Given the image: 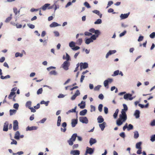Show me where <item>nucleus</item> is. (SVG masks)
<instances>
[{"label": "nucleus", "mask_w": 155, "mask_h": 155, "mask_svg": "<svg viewBox=\"0 0 155 155\" xmlns=\"http://www.w3.org/2000/svg\"><path fill=\"white\" fill-rule=\"evenodd\" d=\"M77 137V134H74L72 135L71 138L70 139L71 140H72L74 142L75 141L76 137Z\"/></svg>", "instance_id": "nucleus-24"}, {"label": "nucleus", "mask_w": 155, "mask_h": 155, "mask_svg": "<svg viewBox=\"0 0 155 155\" xmlns=\"http://www.w3.org/2000/svg\"><path fill=\"white\" fill-rule=\"evenodd\" d=\"M150 140L152 142H153L155 140V134L152 135L151 137Z\"/></svg>", "instance_id": "nucleus-56"}, {"label": "nucleus", "mask_w": 155, "mask_h": 155, "mask_svg": "<svg viewBox=\"0 0 155 155\" xmlns=\"http://www.w3.org/2000/svg\"><path fill=\"white\" fill-rule=\"evenodd\" d=\"M63 58L64 59H66L67 60L66 61H68L70 60V57L68 54L67 53H66V58H65L64 56H63Z\"/></svg>", "instance_id": "nucleus-31"}, {"label": "nucleus", "mask_w": 155, "mask_h": 155, "mask_svg": "<svg viewBox=\"0 0 155 155\" xmlns=\"http://www.w3.org/2000/svg\"><path fill=\"white\" fill-rule=\"evenodd\" d=\"M91 112H92L94 111H95V106H94L93 105H91Z\"/></svg>", "instance_id": "nucleus-48"}, {"label": "nucleus", "mask_w": 155, "mask_h": 155, "mask_svg": "<svg viewBox=\"0 0 155 155\" xmlns=\"http://www.w3.org/2000/svg\"><path fill=\"white\" fill-rule=\"evenodd\" d=\"M69 45L70 47H72L75 46V44L74 42L71 41L69 43Z\"/></svg>", "instance_id": "nucleus-46"}, {"label": "nucleus", "mask_w": 155, "mask_h": 155, "mask_svg": "<svg viewBox=\"0 0 155 155\" xmlns=\"http://www.w3.org/2000/svg\"><path fill=\"white\" fill-rule=\"evenodd\" d=\"M127 116L125 112L121 111V114L119 115V118L117 120V124L118 126L121 125L127 119Z\"/></svg>", "instance_id": "nucleus-1"}, {"label": "nucleus", "mask_w": 155, "mask_h": 155, "mask_svg": "<svg viewBox=\"0 0 155 155\" xmlns=\"http://www.w3.org/2000/svg\"><path fill=\"white\" fill-rule=\"evenodd\" d=\"M31 101H28L26 103V106L29 108L30 107H31Z\"/></svg>", "instance_id": "nucleus-35"}, {"label": "nucleus", "mask_w": 155, "mask_h": 155, "mask_svg": "<svg viewBox=\"0 0 155 155\" xmlns=\"http://www.w3.org/2000/svg\"><path fill=\"white\" fill-rule=\"evenodd\" d=\"M60 25L58 24L57 22H52L51 24L50 25V26L51 28L55 27L58 26H59Z\"/></svg>", "instance_id": "nucleus-18"}, {"label": "nucleus", "mask_w": 155, "mask_h": 155, "mask_svg": "<svg viewBox=\"0 0 155 155\" xmlns=\"http://www.w3.org/2000/svg\"><path fill=\"white\" fill-rule=\"evenodd\" d=\"M16 110L14 109L13 110H9L10 112V115L11 116L13 115L14 114H15L16 113Z\"/></svg>", "instance_id": "nucleus-34"}, {"label": "nucleus", "mask_w": 155, "mask_h": 155, "mask_svg": "<svg viewBox=\"0 0 155 155\" xmlns=\"http://www.w3.org/2000/svg\"><path fill=\"white\" fill-rule=\"evenodd\" d=\"M12 14L10 15V16L8 17L5 20V22L6 23L9 22L12 19Z\"/></svg>", "instance_id": "nucleus-29"}, {"label": "nucleus", "mask_w": 155, "mask_h": 155, "mask_svg": "<svg viewBox=\"0 0 155 155\" xmlns=\"http://www.w3.org/2000/svg\"><path fill=\"white\" fill-rule=\"evenodd\" d=\"M27 25L31 29L34 28L35 27V25L32 24H28Z\"/></svg>", "instance_id": "nucleus-55"}, {"label": "nucleus", "mask_w": 155, "mask_h": 155, "mask_svg": "<svg viewBox=\"0 0 155 155\" xmlns=\"http://www.w3.org/2000/svg\"><path fill=\"white\" fill-rule=\"evenodd\" d=\"M93 42V40L91 38H89L86 39L85 40V43L87 44H88L91 42Z\"/></svg>", "instance_id": "nucleus-30"}, {"label": "nucleus", "mask_w": 155, "mask_h": 155, "mask_svg": "<svg viewBox=\"0 0 155 155\" xmlns=\"http://www.w3.org/2000/svg\"><path fill=\"white\" fill-rule=\"evenodd\" d=\"M120 136L122 138H124L125 137V133L124 132H122L120 134Z\"/></svg>", "instance_id": "nucleus-61"}, {"label": "nucleus", "mask_w": 155, "mask_h": 155, "mask_svg": "<svg viewBox=\"0 0 155 155\" xmlns=\"http://www.w3.org/2000/svg\"><path fill=\"white\" fill-rule=\"evenodd\" d=\"M143 39V36H140L138 39V41H142Z\"/></svg>", "instance_id": "nucleus-59"}, {"label": "nucleus", "mask_w": 155, "mask_h": 155, "mask_svg": "<svg viewBox=\"0 0 155 155\" xmlns=\"http://www.w3.org/2000/svg\"><path fill=\"white\" fill-rule=\"evenodd\" d=\"M82 42V38H79L76 41V44L78 45H81Z\"/></svg>", "instance_id": "nucleus-33"}, {"label": "nucleus", "mask_w": 155, "mask_h": 155, "mask_svg": "<svg viewBox=\"0 0 155 155\" xmlns=\"http://www.w3.org/2000/svg\"><path fill=\"white\" fill-rule=\"evenodd\" d=\"M133 126L131 124H129L128 127H127V130H129L133 129Z\"/></svg>", "instance_id": "nucleus-43"}, {"label": "nucleus", "mask_w": 155, "mask_h": 155, "mask_svg": "<svg viewBox=\"0 0 155 155\" xmlns=\"http://www.w3.org/2000/svg\"><path fill=\"white\" fill-rule=\"evenodd\" d=\"M74 94L76 95V96H78L80 94V92L78 90H77L75 93Z\"/></svg>", "instance_id": "nucleus-64"}, {"label": "nucleus", "mask_w": 155, "mask_h": 155, "mask_svg": "<svg viewBox=\"0 0 155 155\" xmlns=\"http://www.w3.org/2000/svg\"><path fill=\"white\" fill-rule=\"evenodd\" d=\"M113 81V79L110 78H108L107 79L105 80L104 82V86L107 88H108V83H111Z\"/></svg>", "instance_id": "nucleus-3"}, {"label": "nucleus", "mask_w": 155, "mask_h": 155, "mask_svg": "<svg viewBox=\"0 0 155 155\" xmlns=\"http://www.w3.org/2000/svg\"><path fill=\"white\" fill-rule=\"evenodd\" d=\"M102 23V21L101 19H99L97 20L94 22V24H100Z\"/></svg>", "instance_id": "nucleus-39"}, {"label": "nucleus", "mask_w": 155, "mask_h": 155, "mask_svg": "<svg viewBox=\"0 0 155 155\" xmlns=\"http://www.w3.org/2000/svg\"><path fill=\"white\" fill-rule=\"evenodd\" d=\"M43 91L42 88H41L39 89L37 91V93L38 94H41Z\"/></svg>", "instance_id": "nucleus-41"}, {"label": "nucleus", "mask_w": 155, "mask_h": 155, "mask_svg": "<svg viewBox=\"0 0 155 155\" xmlns=\"http://www.w3.org/2000/svg\"><path fill=\"white\" fill-rule=\"evenodd\" d=\"M94 152V149L91 148L87 147L86 148V150L85 155H86L88 153L90 154H92Z\"/></svg>", "instance_id": "nucleus-7"}, {"label": "nucleus", "mask_w": 155, "mask_h": 155, "mask_svg": "<svg viewBox=\"0 0 155 155\" xmlns=\"http://www.w3.org/2000/svg\"><path fill=\"white\" fill-rule=\"evenodd\" d=\"M132 94H127L124 95V98L125 99H129L130 100H132L133 98L132 97Z\"/></svg>", "instance_id": "nucleus-9"}, {"label": "nucleus", "mask_w": 155, "mask_h": 155, "mask_svg": "<svg viewBox=\"0 0 155 155\" xmlns=\"http://www.w3.org/2000/svg\"><path fill=\"white\" fill-rule=\"evenodd\" d=\"M8 122L7 121L5 122L4 125L3 130L5 131H7L8 130Z\"/></svg>", "instance_id": "nucleus-10"}, {"label": "nucleus", "mask_w": 155, "mask_h": 155, "mask_svg": "<svg viewBox=\"0 0 155 155\" xmlns=\"http://www.w3.org/2000/svg\"><path fill=\"white\" fill-rule=\"evenodd\" d=\"M85 6L88 8H89L91 7L89 4L87 2H85L84 3Z\"/></svg>", "instance_id": "nucleus-53"}, {"label": "nucleus", "mask_w": 155, "mask_h": 155, "mask_svg": "<svg viewBox=\"0 0 155 155\" xmlns=\"http://www.w3.org/2000/svg\"><path fill=\"white\" fill-rule=\"evenodd\" d=\"M101 86L100 85H98L97 86L95 87L94 88V91H99L101 87Z\"/></svg>", "instance_id": "nucleus-44"}, {"label": "nucleus", "mask_w": 155, "mask_h": 155, "mask_svg": "<svg viewBox=\"0 0 155 155\" xmlns=\"http://www.w3.org/2000/svg\"><path fill=\"white\" fill-rule=\"evenodd\" d=\"M102 107H103V105L102 104H100L99 105L98 107V109L99 110L100 112H101L102 111Z\"/></svg>", "instance_id": "nucleus-45"}, {"label": "nucleus", "mask_w": 155, "mask_h": 155, "mask_svg": "<svg viewBox=\"0 0 155 155\" xmlns=\"http://www.w3.org/2000/svg\"><path fill=\"white\" fill-rule=\"evenodd\" d=\"M61 121V117L60 116H59L58 117V119L57 122V125L59 127L60 125Z\"/></svg>", "instance_id": "nucleus-27"}, {"label": "nucleus", "mask_w": 155, "mask_h": 155, "mask_svg": "<svg viewBox=\"0 0 155 155\" xmlns=\"http://www.w3.org/2000/svg\"><path fill=\"white\" fill-rule=\"evenodd\" d=\"M80 121L83 123L87 124L88 123V120L86 117H79Z\"/></svg>", "instance_id": "nucleus-5"}, {"label": "nucleus", "mask_w": 155, "mask_h": 155, "mask_svg": "<svg viewBox=\"0 0 155 155\" xmlns=\"http://www.w3.org/2000/svg\"><path fill=\"white\" fill-rule=\"evenodd\" d=\"M15 94V92L14 91L11 92L10 94L9 95L8 98L9 99H12V97Z\"/></svg>", "instance_id": "nucleus-28"}, {"label": "nucleus", "mask_w": 155, "mask_h": 155, "mask_svg": "<svg viewBox=\"0 0 155 155\" xmlns=\"http://www.w3.org/2000/svg\"><path fill=\"white\" fill-rule=\"evenodd\" d=\"M98 37L97 36V35H92L91 37L90 38H91L92 40H95L96 39L97 37Z\"/></svg>", "instance_id": "nucleus-47"}, {"label": "nucleus", "mask_w": 155, "mask_h": 155, "mask_svg": "<svg viewBox=\"0 0 155 155\" xmlns=\"http://www.w3.org/2000/svg\"><path fill=\"white\" fill-rule=\"evenodd\" d=\"M119 73V70H117L114 71V74L112 75V76H114L118 75Z\"/></svg>", "instance_id": "nucleus-42"}, {"label": "nucleus", "mask_w": 155, "mask_h": 155, "mask_svg": "<svg viewBox=\"0 0 155 155\" xmlns=\"http://www.w3.org/2000/svg\"><path fill=\"white\" fill-rule=\"evenodd\" d=\"M20 133L18 131H17L15 133L14 138L17 140L19 139Z\"/></svg>", "instance_id": "nucleus-22"}, {"label": "nucleus", "mask_w": 155, "mask_h": 155, "mask_svg": "<svg viewBox=\"0 0 155 155\" xmlns=\"http://www.w3.org/2000/svg\"><path fill=\"white\" fill-rule=\"evenodd\" d=\"M129 13H127L125 14H121L120 15V17L121 19H125L128 17L129 15Z\"/></svg>", "instance_id": "nucleus-17"}, {"label": "nucleus", "mask_w": 155, "mask_h": 155, "mask_svg": "<svg viewBox=\"0 0 155 155\" xmlns=\"http://www.w3.org/2000/svg\"><path fill=\"white\" fill-rule=\"evenodd\" d=\"M139 136V134L138 132L137 131H136L134 132V137L135 139H137L138 138Z\"/></svg>", "instance_id": "nucleus-36"}, {"label": "nucleus", "mask_w": 155, "mask_h": 155, "mask_svg": "<svg viewBox=\"0 0 155 155\" xmlns=\"http://www.w3.org/2000/svg\"><path fill=\"white\" fill-rule=\"evenodd\" d=\"M150 38H153L155 37V32H153L150 35Z\"/></svg>", "instance_id": "nucleus-52"}, {"label": "nucleus", "mask_w": 155, "mask_h": 155, "mask_svg": "<svg viewBox=\"0 0 155 155\" xmlns=\"http://www.w3.org/2000/svg\"><path fill=\"white\" fill-rule=\"evenodd\" d=\"M142 143L140 142L137 143L136 145V148L137 149H141V145Z\"/></svg>", "instance_id": "nucleus-25"}, {"label": "nucleus", "mask_w": 155, "mask_h": 155, "mask_svg": "<svg viewBox=\"0 0 155 155\" xmlns=\"http://www.w3.org/2000/svg\"><path fill=\"white\" fill-rule=\"evenodd\" d=\"M87 111V110L84 109L81 111L80 112L79 114L80 115L84 116L86 114Z\"/></svg>", "instance_id": "nucleus-26"}, {"label": "nucleus", "mask_w": 155, "mask_h": 155, "mask_svg": "<svg viewBox=\"0 0 155 155\" xmlns=\"http://www.w3.org/2000/svg\"><path fill=\"white\" fill-rule=\"evenodd\" d=\"M119 112V110L118 109H117L115 111V112L114 113L113 115L114 117V118H117V115Z\"/></svg>", "instance_id": "nucleus-32"}, {"label": "nucleus", "mask_w": 155, "mask_h": 155, "mask_svg": "<svg viewBox=\"0 0 155 155\" xmlns=\"http://www.w3.org/2000/svg\"><path fill=\"white\" fill-rule=\"evenodd\" d=\"M97 142V140L95 139L92 138H90L89 141V143L91 145H92L94 144L95 143Z\"/></svg>", "instance_id": "nucleus-16"}, {"label": "nucleus", "mask_w": 155, "mask_h": 155, "mask_svg": "<svg viewBox=\"0 0 155 155\" xmlns=\"http://www.w3.org/2000/svg\"><path fill=\"white\" fill-rule=\"evenodd\" d=\"M89 31L92 33H95V35L98 37L100 34V32L98 30H95L94 28H91L89 30Z\"/></svg>", "instance_id": "nucleus-6"}, {"label": "nucleus", "mask_w": 155, "mask_h": 155, "mask_svg": "<svg viewBox=\"0 0 155 155\" xmlns=\"http://www.w3.org/2000/svg\"><path fill=\"white\" fill-rule=\"evenodd\" d=\"M78 123V119H72L71 120V126L72 127H74Z\"/></svg>", "instance_id": "nucleus-11"}, {"label": "nucleus", "mask_w": 155, "mask_h": 155, "mask_svg": "<svg viewBox=\"0 0 155 155\" xmlns=\"http://www.w3.org/2000/svg\"><path fill=\"white\" fill-rule=\"evenodd\" d=\"M50 5V4H45L42 7V9L43 10L45 11L48 8Z\"/></svg>", "instance_id": "nucleus-21"}, {"label": "nucleus", "mask_w": 155, "mask_h": 155, "mask_svg": "<svg viewBox=\"0 0 155 155\" xmlns=\"http://www.w3.org/2000/svg\"><path fill=\"white\" fill-rule=\"evenodd\" d=\"M13 129L14 131H16L18 129V123L17 120H15L13 121Z\"/></svg>", "instance_id": "nucleus-4"}, {"label": "nucleus", "mask_w": 155, "mask_h": 155, "mask_svg": "<svg viewBox=\"0 0 155 155\" xmlns=\"http://www.w3.org/2000/svg\"><path fill=\"white\" fill-rule=\"evenodd\" d=\"M98 97L100 99L102 100L104 98V97L103 94H101L99 95Z\"/></svg>", "instance_id": "nucleus-62"}, {"label": "nucleus", "mask_w": 155, "mask_h": 155, "mask_svg": "<svg viewBox=\"0 0 155 155\" xmlns=\"http://www.w3.org/2000/svg\"><path fill=\"white\" fill-rule=\"evenodd\" d=\"M50 75H56L57 74V72H56L54 71H52L50 72Z\"/></svg>", "instance_id": "nucleus-50"}, {"label": "nucleus", "mask_w": 155, "mask_h": 155, "mask_svg": "<svg viewBox=\"0 0 155 155\" xmlns=\"http://www.w3.org/2000/svg\"><path fill=\"white\" fill-rule=\"evenodd\" d=\"M14 12L15 13V15H16L18 14L17 9L16 8H13Z\"/></svg>", "instance_id": "nucleus-60"}, {"label": "nucleus", "mask_w": 155, "mask_h": 155, "mask_svg": "<svg viewBox=\"0 0 155 155\" xmlns=\"http://www.w3.org/2000/svg\"><path fill=\"white\" fill-rule=\"evenodd\" d=\"M76 106L74 109H72L71 110H70L68 111V112H76Z\"/></svg>", "instance_id": "nucleus-49"}, {"label": "nucleus", "mask_w": 155, "mask_h": 155, "mask_svg": "<svg viewBox=\"0 0 155 155\" xmlns=\"http://www.w3.org/2000/svg\"><path fill=\"white\" fill-rule=\"evenodd\" d=\"M93 12L94 13L98 15H99L100 16V18H101L102 17V15L101 14H100V11L97 10H94L93 11Z\"/></svg>", "instance_id": "nucleus-23"}, {"label": "nucleus", "mask_w": 155, "mask_h": 155, "mask_svg": "<svg viewBox=\"0 0 155 155\" xmlns=\"http://www.w3.org/2000/svg\"><path fill=\"white\" fill-rule=\"evenodd\" d=\"M12 141L11 142V144H14L16 145L17 144V142L15 140L13 139H12Z\"/></svg>", "instance_id": "nucleus-57"}, {"label": "nucleus", "mask_w": 155, "mask_h": 155, "mask_svg": "<svg viewBox=\"0 0 155 155\" xmlns=\"http://www.w3.org/2000/svg\"><path fill=\"white\" fill-rule=\"evenodd\" d=\"M24 153L23 151H19L18 152L16 153H13V155H16V154H18V155H21L23 154Z\"/></svg>", "instance_id": "nucleus-58"}, {"label": "nucleus", "mask_w": 155, "mask_h": 155, "mask_svg": "<svg viewBox=\"0 0 155 155\" xmlns=\"http://www.w3.org/2000/svg\"><path fill=\"white\" fill-rule=\"evenodd\" d=\"M84 34L85 35H86V36H89L91 35H92V33H91L90 32H87V31L85 32H84Z\"/></svg>", "instance_id": "nucleus-54"}, {"label": "nucleus", "mask_w": 155, "mask_h": 155, "mask_svg": "<svg viewBox=\"0 0 155 155\" xmlns=\"http://www.w3.org/2000/svg\"><path fill=\"white\" fill-rule=\"evenodd\" d=\"M70 153L71 154L79 155L80 153V151L78 150H71V151Z\"/></svg>", "instance_id": "nucleus-13"}, {"label": "nucleus", "mask_w": 155, "mask_h": 155, "mask_svg": "<svg viewBox=\"0 0 155 155\" xmlns=\"http://www.w3.org/2000/svg\"><path fill=\"white\" fill-rule=\"evenodd\" d=\"M37 127L36 126H32L30 127L29 126L26 129L27 131L28 130H36L37 129Z\"/></svg>", "instance_id": "nucleus-12"}, {"label": "nucleus", "mask_w": 155, "mask_h": 155, "mask_svg": "<svg viewBox=\"0 0 155 155\" xmlns=\"http://www.w3.org/2000/svg\"><path fill=\"white\" fill-rule=\"evenodd\" d=\"M104 113L105 114H107L108 113V109L106 107H104Z\"/></svg>", "instance_id": "nucleus-63"}, {"label": "nucleus", "mask_w": 155, "mask_h": 155, "mask_svg": "<svg viewBox=\"0 0 155 155\" xmlns=\"http://www.w3.org/2000/svg\"><path fill=\"white\" fill-rule=\"evenodd\" d=\"M106 124V123L105 122H103L102 124H99V126L102 131L104 130Z\"/></svg>", "instance_id": "nucleus-19"}, {"label": "nucleus", "mask_w": 155, "mask_h": 155, "mask_svg": "<svg viewBox=\"0 0 155 155\" xmlns=\"http://www.w3.org/2000/svg\"><path fill=\"white\" fill-rule=\"evenodd\" d=\"M78 106H80V107L81 109H84L85 108V102L82 101L81 103L78 104Z\"/></svg>", "instance_id": "nucleus-14"}, {"label": "nucleus", "mask_w": 155, "mask_h": 155, "mask_svg": "<svg viewBox=\"0 0 155 155\" xmlns=\"http://www.w3.org/2000/svg\"><path fill=\"white\" fill-rule=\"evenodd\" d=\"M49 103V101H42L41 102L40 104H45L46 106H47L48 105V104Z\"/></svg>", "instance_id": "nucleus-38"}, {"label": "nucleus", "mask_w": 155, "mask_h": 155, "mask_svg": "<svg viewBox=\"0 0 155 155\" xmlns=\"http://www.w3.org/2000/svg\"><path fill=\"white\" fill-rule=\"evenodd\" d=\"M98 122L101 123L104 122V119L101 116H99L97 118Z\"/></svg>", "instance_id": "nucleus-15"}, {"label": "nucleus", "mask_w": 155, "mask_h": 155, "mask_svg": "<svg viewBox=\"0 0 155 155\" xmlns=\"http://www.w3.org/2000/svg\"><path fill=\"white\" fill-rule=\"evenodd\" d=\"M124 108L121 111H123L126 112V111L127 110L128 108L127 106L125 104L123 105Z\"/></svg>", "instance_id": "nucleus-37"}, {"label": "nucleus", "mask_w": 155, "mask_h": 155, "mask_svg": "<svg viewBox=\"0 0 155 155\" xmlns=\"http://www.w3.org/2000/svg\"><path fill=\"white\" fill-rule=\"evenodd\" d=\"M67 142L70 145L72 146L73 144V142L74 141L70 139L69 140L67 141Z\"/></svg>", "instance_id": "nucleus-40"}, {"label": "nucleus", "mask_w": 155, "mask_h": 155, "mask_svg": "<svg viewBox=\"0 0 155 155\" xmlns=\"http://www.w3.org/2000/svg\"><path fill=\"white\" fill-rule=\"evenodd\" d=\"M140 112L139 110H136L134 113V115L136 118H138L140 117Z\"/></svg>", "instance_id": "nucleus-20"}, {"label": "nucleus", "mask_w": 155, "mask_h": 155, "mask_svg": "<svg viewBox=\"0 0 155 155\" xmlns=\"http://www.w3.org/2000/svg\"><path fill=\"white\" fill-rule=\"evenodd\" d=\"M19 107V105L17 103H16L14 104L13 105V107L16 109H18Z\"/></svg>", "instance_id": "nucleus-51"}, {"label": "nucleus", "mask_w": 155, "mask_h": 155, "mask_svg": "<svg viewBox=\"0 0 155 155\" xmlns=\"http://www.w3.org/2000/svg\"><path fill=\"white\" fill-rule=\"evenodd\" d=\"M80 70H81L82 68L85 69L88 67V64L87 63L85 62L84 63H81L80 64Z\"/></svg>", "instance_id": "nucleus-8"}, {"label": "nucleus", "mask_w": 155, "mask_h": 155, "mask_svg": "<svg viewBox=\"0 0 155 155\" xmlns=\"http://www.w3.org/2000/svg\"><path fill=\"white\" fill-rule=\"evenodd\" d=\"M70 65V62L68 61H65L62 64V66L64 70H67L68 69V67Z\"/></svg>", "instance_id": "nucleus-2"}]
</instances>
